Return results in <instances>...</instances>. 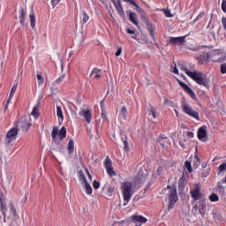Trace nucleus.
<instances>
[{"mask_svg": "<svg viewBox=\"0 0 226 226\" xmlns=\"http://www.w3.org/2000/svg\"><path fill=\"white\" fill-rule=\"evenodd\" d=\"M0 211L4 216V222L6 223V217L11 222H15L17 218H19V214L17 213V208H15V205L9 201L5 203L3 199H0Z\"/></svg>", "mask_w": 226, "mask_h": 226, "instance_id": "obj_1", "label": "nucleus"}, {"mask_svg": "<svg viewBox=\"0 0 226 226\" xmlns=\"http://www.w3.org/2000/svg\"><path fill=\"white\" fill-rule=\"evenodd\" d=\"M121 190L124 196V206H128V202L132 200L133 195V184L131 182H124L121 185Z\"/></svg>", "mask_w": 226, "mask_h": 226, "instance_id": "obj_2", "label": "nucleus"}, {"mask_svg": "<svg viewBox=\"0 0 226 226\" xmlns=\"http://www.w3.org/2000/svg\"><path fill=\"white\" fill-rule=\"evenodd\" d=\"M51 137L53 142H62L64 139H66V127L63 126L60 131L59 128L53 127Z\"/></svg>", "mask_w": 226, "mask_h": 226, "instance_id": "obj_3", "label": "nucleus"}, {"mask_svg": "<svg viewBox=\"0 0 226 226\" xmlns=\"http://www.w3.org/2000/svg\"><path fill=\"white\" fill-rule=\"evenodd\" d=\"M187 77H190V79H193L196 84H199V86H206V79L204 78V74H202V72L200 71L188 72Z\"/></svg>", "mask_w": 226, "mask_h": 226, "instance_id": "obj_4", "label": "nucleus"}, {"mask_svg": "<svg viewBox=\"0 0 226 226\" xmlns=\"http://www.w3.org/2000/svg\"><path fill=\"white\" fill-rule=\"evenodd\" d=\"M17 135H19V128L12 127L6 134L5 144L7 146H13V142L17 140Z\"/></svg>", "mask_w": 226, "mask_h": 226, "instance_id": "obj_5", "label": "nucleus"}, {"mask_svg": "<svg viewBox=\"0 0 226 226\" xmlns=\"http://www.w3.org/2000/svg\"><path fill=\"white\" fill-rule=\"evenodd\" d=\"M182 110L185 112V114H187V116H190V117H193V119H196L199 121L200 118L199 117V112L193 110L192 107L188 103H184L182 105Z\"/></svg>", "mask_w": 226, "mask_h": 226, "instance_id": "obj_6", "label": "nucleus"}, {"mask_svg": "<svg viewBox=\"0 0 226 226\" xmlns=\"http://www.w3.org/2000/svg\"><path fill=\"white\" fill-rule=\"evenodd\" d=\"M169 202H170V205L168 207V210L171 211V209H174V206H176V202H177V191H176V189L170 190Z\"/></svg>", "mask_w": 226, "mask_h": 226, "instance_id": "obj_7", "label": "nucleus"}, {"mask_svg": "<svg viewBox=\"0 0 226 226\" xmlns=\"http://www.w3.org/2000/svg\"><path fill=\"white\" fill-rule=\"evenodd\" d=\"M190 193L194 202H197V200H200V199L202 198V192H200V185L195 184L194 188L191 190Z\"/></svg>", "mask_w": 226, "mask_h": 226, "instance_id": "obj_8", "label": "nucleus"}, {"mask_svg": "<svg viewBox=\"0 0 226 226\" xmlns=\"http://www.w3.org/2000/svg\"><path fill=\"white\" fill-rule=\"evenodd\" d=\"M104 167L107 174H109L110 177H114V176H116V171H114V168L112 167V160H110V157L107 156L104 160Z\"/></svg>", "mask_w": 226, "mask_h": 226, "instance_id": "obj_9", "label": "nucleus"}, {"mask_svg": "<svg viewBox=\"0 0 226 226\" xmlns=\"http://www.w3.org/2000/svg\"><path fill=\"white\" fill-rule=\"evenodd\" d=\"M15 128H20L22 132H27L31 128V122L26 117H21Z\"/></svg>", "mask_w": 226, "mask_h": 226, "instance_id": "obj_10", "label": "nucleus"}, {"mask_svg": "<svg viewBox=\"0 0 226 226\" xmlns=\"http://www.w3.org/2000/svg\"><path fill=\"white\" fill-rule=\"evenodd\" d=\"M131 222L135 223V226H142V223H146L147 219L143 215H139L137 214L131 216Z\"/></svg>", "mask_w": 226, "mask_h": 226, "instance_id": "obj_11", "label": "nucleus"}, {"mask_svg": "<svg viewBox=\"0 0 226 226\" xmlns=\"http://www.w3.org/2000/svg\"><path fill=\"white\" fill-rule=\"evenodd\" d=\"M79 116L84 117L85 121L89 124L91 123V119H93V113L91 109H81L79 113Z\"/></svg>", "mask_w": 226, "mask_h": 226, "instance_id": "obj_12", "label": "nucleus"}, {"mask_svg": "<svg viewBox=\"0 0 226 226\" xmlns=\"http://www.w3.org/2000/svg\"><path fill=\"white\" fill-rule=\"evenodd\" d=\"M207 136V126L203 125L198 130V139L201 140V142H206V137Z\"/></svg>", "mask_w": 226, "mask_h": 226, "instance_id": "obj_13", "label": "nucleus"}, {"mask_svg": "<svg viewBox=\"0 0 226 226\" xmlns=\"http://www.w3.org/2000/svg\"><path fill=\"white\" fill-rule=\"evenodd\" d=\"M178 84L179 86H181L184 91H185V93L189 94V95L191 96V98H192V100H195V98H197V94H195V92H193V90H192V88H190V87H188L186 83L178 80Z\"/></svg>", "mask_w": 226, "mask_h": 226, "instance_id": "obj_14", "label": "nucleus"}, {"mask_svg": "<svg viewBox=\"0 0 226 226\" xmlns=\"http://www.w3.org/2000/svg\"><path fill=\"white\" fill-rule=\"evenodd\" d=\"M113 3L118 15L120 17H124V9H123V4L121 3V0H111Z\"/></svg>", "mask_w": 226, "mask_h": 226, "instance_id": "obj_15", "label": "nucleus"}, {"mask_svg": "<svg viewBox=\"0 0 226 226\" xmlns=\"http://www.w3.org/2000/svg\"><path fill=\"white\" fill-rule=\"evenodd\" d=\"M185 40H186V35L180 36V37H170V43L171 45H183Z\"/></svg>", "mask_w": 226, "mask_h": 226, "instance_id": "obj_16", "label": "nucleus"}, {"mask_svg": "<svg viewBox=\"0 0 226 226\" xmlns=\"http://www.w3.org/2000/svg\"><path fill=\"white\" fill-rule=\"evenodd\" d=\"M102 192L107 195L108 197H112L115 193V189L112 185H110L109 183H106L104 186L102 187Z\"/></svg>", "mask_w": 226, "mask_h": 226, "instance_id": "obj_17", "label": "nucleus"}, {"mask_svg": "<svg viewBox=\"0 0 226 226\" xmlns=\"http://www.w3.org/2000/svg\"><path fill=\"white\" fill-rule=\"evenodd\" d=\"M198 211L201 216H204L206 215V201L200 200L199 206H198Z\"/></svg>", "mask_w": 226, "mask_h": 226, "instance_id": "obj_18", "label": "nucleus"}, {"mask_svg": "<svg viewBox=\"0 0 226 226\" xmlns=\"http://www.w3.org/2000/svg\"><path fill=\"white\" fill-rule=\"evenodd\" d=\"M90 77H93V79H100V77H102V70L94 68L90 73Z\"/></svg>", "mask_w": 226, "mask_h": 226, "instance_id": "obj_19", "label": "nucleus"}, {"mask_svg": "<svg viewBox=\"0 0 226 226\" xmlns=\"http://www.w3.org/2000/svg\"><path fill=\"white\" fill-rule=\"evenodd\" d=\"M129 20L134 24V26H137L139 27V20L137 19V13L135 12H130L129 13Z\"/></svg>", "mask_w": 226, "mask_h": 226, "instance_id": "obj_20", "label": "nucleus"}, {"mask_svg": "<svg viewBox=\"0 0 226 226\" xmlns=\"http://www.w3.org/2000/svg\"><path fill=\"white\" fill-rule=\"evenodd\" d=\"M124 3H129L130 4H132V6H135L136 8V11L138 13H142L144 11L140 8V6H139V4H137V2H135V0H123Z\"/></svg>", "mask_w": 226, "mask_h": 226, "instance_id": "obj_21", "label": "nucleus"}, {"mask_svg": "<svg viewBox=\"0 0 226 226\" xmlns=\"http://www.w3.org/2000/svg\"><path fill=\"white\" fill-rule=\"evenodd\" d=\"M56 116L58 117L59 123H63L64 120V116L63 115V109L61 106H56Z\"/></svg>", "mask_w": 226, "mask_h": 226, "instance_id": "obj_22", "label": "nucleus"}, {"mask_svg": "<svg viewBox=\"0 0 226 226\" xmlns=\"http://www.w3.org/2000/svg\"><path fill=\"white\" fill-rule=\"evenodd\" d=\"M79 19L82 25L87 24V21L89 20V15L87 14V12H86V11H83L81 12V15L79 16Z\"/></svg>", "mask_w": 226, "mask_h": 226, "instance_id": "obj_23", "label": "nucleus"}, {"mask_svg": "<svg viewBox=\"0 0 226 226\" xmlns=\"http://www.w3.org/2000/svg\"><path fill=\"white\" fill-rule=\"evenodd\" d=\"M19 23L21 26L26 24V11H24V9L19 10Z\"/></svg>", "mask_w": 226, "mask_h": 226, "instance_id": "obj_24", "label": "nucleus"}, {"mask_svg": "<svg viewBox=\"0 0 226 226\" xmlns=\"http://www.w3.org/2000/svg\"><path fill=\"white\" fill-rule=\"evenodd\" d=\"M67 149L69 154H72L73 151H75V141H73V139L69 140Z\"/></svg>", "mask_w": 226, "mask_h": 226, "instance_id": "obj_25", "label": "nucleus"}, {"mask_svg": "<svg viewBox=\"0 0 226 226\" xmlns=\"http://www.w3.org/2000/svg\"><path fill=\"white\" fill-rule=\"evenodd\" d=\"M29 19H30L31 27L32 29H34V27H36V16H34V14L32 13L29 15Z\"/></svg>", "mask_w": 226, "mask_h": 226, "instance_id": "obj_26", "label": "nucleus"}, {"mask_svg": "<svg viewBox=\"0 0 226 226\" xmlns=\"http://www.w3.org/2000/svg\"><path fill=\"white\" fill-rule=\"evenodd\" d=\"M79 181H80L81 183H83L84 185H85L86 183H87V178L86 177V175L84 174V171H82V170H80L79 171Z\"/></svg>", "mask_w": 226, "mask_h": 226, "instance_id": "obj_27", "label": "nucleus"}, {"mask_svg": "<svg viewBox=\"0 0 226 226\" xmlns=\"http://www.w3.org/2000/svg\"><path fill=\"white\" fill-rule=\"evenodd\" d=\"M36 78H37L39 86H41V84H43V82H45V79L41 75V72H37Z\"/></svg>", "mask_w": 226, "mask_h": 226, "instance_id": "obj_28", "label": "nucleus"}, {"mask_svg": "<svg viewBox=\"0 0 226 226\" xmlns=\"http://www.w3.org/2000/svg\"><path fill=\"white\" fill-rule=\"evenodd\" d=\"M120 116L123 119H126V115L128 114V110L126 109L125 106H123L120 109Z\"/></svg>", "mask_w": 226, "mask_h": 226, "instance_id": "obj_29", "label": "nucleus"}, {"mask_svg": "<svg viewBox=\"0 0 226 226\" xmlns=\"http://www.w3.org/2000/svg\"><path fill=\"white\" fill-rule=\"evenodd\" d=\"M178 66H179L180 70H182L183 72H185L186 73L187 76H188V73H190L192 72V71L188 70L186 65L183 63H178Z\"/></svg>", "mask_w": 226, "mask_h": 226, "instance_id": "obj_30", "label": "nucleus"}, {"mask_svg": "<svg viewBox=\"0 0 226 226\" xmlns=\"http://www.w3.org/2000/svg\"><path fill=\"white\" fill-rule=\"evenodd\" d=\"M85 188L87 195H92L93 187H91V185L88 182L85 183Z\"/></svg>", "mask_w": 226, "mask_h": 226, "instance_id": "obj_31", "label": "nucleus"}, {"mask_svg": "<svg viewBox=\"0 0 226 226\" xmlns=\"http://www.w3.org/2000/svg\"><path fill=\"white\" fill-rule=\"evenodd\" d=\"M209 200L211 202H218V200H220V197H218L216 193L214 192L209 196Z\"/></svg>", "mask_w": 226, "mask_h": 226, "instance_id": "obj_32", "label": "nucleus"}, {"mask_svg": "<svg viewBox=\"0 0 226 226\" xmlns=\"http://www.w3.org/2000/svg\"><path fill=\"white\" fill-rule=\"evenodd\" d=\"M199 165H200V159L198 156H195V160L192 162L193 169H198Z\"/></svg>", "mask_w": 226, "mask_h": 226, "instance_id": "obj_33", "label": "nucleus"}, {"mask_svg": "<svg viewBox=\"0 0 226 226\" xmlns=\"http://www.w3.org/2000/svg\"><path fill=\"white\" fill-rule=\"evenodd\" d=\"M185 169L188 170L189 173H192V162L190 161H185Z\"/></svg>", "mask_w": 226, "mask_h": 226, "instance_id": "obj_34", "label": "nucleus"}, {"mask_svg": "<svg viewBox=\"0 0 226 226\" xmlns=\"http://www.w3.org/2000/svg\"><path fill=\"white\" fill-rule=\"evenodd\" d=\"M148 116H150L151 117H153V119H156V110L154 109V108L150 109L148 110Z\"/></svg>", "mask_w": 226, "mask_h": 226, "instance_id": "obj_35", "label": "nucleus"}, {"mask_svg": "<svg viewBox=\"0 0 226 226\" xmlns=\"http://www.w3.org/2000/svg\"><path fill=\"white\" fill-rule=\"evenodd\" d=\"M122 141L124 143V147L125 151H130V147L128 146V140L126 138H122Z\"/></svg>", "mask_w": 226, "mask_h": 226, "instance_id": "obj_36", "label": "nucleus"}, {"mask_svg": "<svg viewBox=\"0 0 226 226\" xmlns=\"http://www.w3.org/2000/svg\"><path fill=\"white\" fill-rule=\"evenodd\" d=\"M204 15H206V12L204 11L200 12V14L193 20V22H198V20H201V19H204Z\"/></svg>", "mask_w": 226, "mask_h": 226, "instance_id": "obj_37", "label": "nucleus"}, {"mask_svg": "<svg viewBox=\"0 0 226 226\" xmlns=\"http://www.w3.org/2000/svg\"><path fill=\"white\" fill-rule=\"evenodd\" d=\"M226 171V162L220 164L219 166V174Z\"/></svg>", "mask_w": 226, "mask_h": 226, "instance_id": "obj_38", "label": "nucleus"}, {"mask_svg": "<svg viewBox=\"0 0 226 226\" xmlns=\"http://www.w3.org/2000/svg\"><path fill=\"white\" fill-rule=\"evenodd\" d=\"M147 27L148 31H155L154 25L149 21L147 22Z\"/></svg>", "mask_w": 226, "mask_h": 226, "instance_id": "obj_39", "label": "nucleus"}, {"mask_svg": "<svg viewBox=\"0 0 226 226\" xmlns=\"http://www.w3.org/2000/svg\"><path fill=\"white\" fill-rule=\"evenodd\" d=\"M16 91H17V84L13 85V87H11V92H10L11 96H14Z\"/></svg>", "mask_w": 226, "mask_h": 226, "instance_id": "obj_40", "label": "nucleus"}, {"mask_svg": "<svg viewBox=\"0 0 226 226\" xmlns=\"http://www.w3.org/2000/svg\"><path fill=\"white\" fill-rule=\"evenodd\" d=\"M32 116H40V114L38 113V107H34L33 110H32Z\"/></svg>", "mask_w": 226, "mask_h": 226, "instance_id": "obj_41", "label": "nucleus"}, {"mask_svg": "<svg viewBox=\"0 0 226 226\" xmlns=\"http://www.w3.org/2000/svg\"><path fill=\"white\" fill-rule=\"evenodd\" d=\"M64 74H62L56 80V84H61V82H63V80H64Z\"/></svg>", "mask_w": 226, "mask_h": 226, "instance_id": "obj_42", "label": "nucleus"}, {"mask_svg": "<svg viewBox=\"0 0 226 226\" xmlns=\"http://www.w3.org/2000/svg\"><path fill=\"white\" fill-rule=\"evenodd\" d=\"M221 73L222 75H225V73H226V64H221Z\"/></svg>", "mask_w": 226, "mask_h": 226, "instance_id": "obj_43", "label": "nucleus"}, {"mask_svg": "<svg viewBox=\"0 0 226 226\" xmlns=\"http://www.w3.org/2000/svg\"><path fill=\"white\" fill-rule=\"evenodd\" d=\"M93 187H94V190H98V188H100V182L94 180L93 182Z\"/></svg>", "mask_w": 226, "mask_h": 226, "instance_id": "obj_44", "label": "nucleus"}, {"mask_svg": "<svg viewBox=\"0 0 226 226\" xmlns=\"http://www.w3.org/2000/svg\"><path fill=\"white\" fill-rule=\"evenodd\" d=\"M222 11L226 13V0H222V5H221Z\"/></svg>", "mask_w": 226, "mask_h": 226, "instance_id": "obj_45", "label": "nucleus"}, {"mask_svg": "<svg viewBox=\"0 0 226 226\" xmlns=\"http://www.w3.org/2000/svg\"><path fill=\"white\" fill-rule=\"evenodd\" d=\"M59 3H61V0H51V4H52L53 8H56V6H57V4H59Z\"/></svg>", "mask_w": 226, "mask_h": 226, "instance_id": "obj_46", "label": "nucleus"}, {"mask_svg": "<svg viewBox=\"0 0 226 226\" xmlns=\"http://www.w3.org/2000/svg\"><path fill=\"white\" fill-rule=\"evenodd\" d=\"M122 52H123V48L120 47L117 49V52L115 53V56L117 57H119V56H121Z\"/></svg>", "mask_w": 226, "mask_h": 226, "instance_id": "obj_47", "label": "nucleus"}, {"mask_svg": "<svg viewBox=\"0 0 226 226\" xmlns=\"http://www.w3.org/2000/svg\"><path fill=\"white\" fill-rule=\"evenodd\" d=\"M164 13H165L166 17H168L169 19L174 17L172 15V13L170 12V11H169V10L164 11Z\"/></svg>", "mask_w": 226, "mask_h": 226, "instance_id": "obj_48", "label": "nucleus"}, {"mask_svg": "<svg viewBox=\"0 0 226 226\" xmlns=\"http://www.w3.org/2000/svg\"><path fill=\"white\" fill-rule=\"evenodd\" d=\"M11 100H13V95L10 94L9 98L7 100V104H6L5 109H8V105H10V103L11 102Z\"/></svg>", "mask_w": 226, "mask_h": 226, "instance_id": "obj_49", "label": "nucleus"}, {"mask_svg": "<svg viewBox=\"0 0 226 226\" xmlns=\"http://www.w3.org/2000/svg\"><path fill=\"white\" fill-rule=\"evenodd\" d=\"M219 192H225V187L222 184L217 185Z\"/></svg>", "mask_w": 226, "mask_h": 226, "instance_id": "obj_50", "label": "nucleus"}, {"mask_svg": "<svg viewBox=\"0 0 226 226\" xmlns=\"http://www.w3.org/2000/svg\"><path fill=\"white\" fill-rule=\"evenodd\" d=\"M173 73H175L176 75H179V71L177 70V67L176 64H175V66L173 68Z\"/></svg>", "mask_w": 226, "mask_h": 226, "instance_id": "obj_51", "label": "nucleus"}, {"mask_svg": "<svg viewBox=\"0 0 226 226\" xmlns=\"http://www.w3.org/2000/svg\"><path fill=\"white\" fill-rule=\"evenodd\" d=\"M187 137H188L189 139H193V137H194L193 132H187Z\"/></svg>", "mask_w": 226, "mask_h": 226, "instance_id": "obj_52", "label": "nucleus"}, {"mask_svg": "<svg viewBox=\"0 0 226 226\" xmlns=\"http://www.w3.org/2000/svg\"><path fill=\"white\" fill-rule=\"evenodd\" d=\"M149 34H150L151 38H153V40H154V30H150Z\"/></svg>", "mask_w": 226, "mask_h": 226, "instance_id": "obj_53", "label": "nucleus"}, {"mask_svg": "<svg viewBox=\"0 0 226 226\" xmlns=\"http://www.w3.org/2000/svg\"><path fill=\"white\" fill-rule=\"evenodd\" d=\"M162 170H163L162 169V167H159V168L157 169L155 174H157V176H160V174H162Z\"/></svg>", "mask_w": 226, "mask_h": 226, "instance_id": "obj_54", "label": "nucleus"}, {"mask_svg": "<svg viewBox=\"0 0 226 226\" xmlns=\"http://www.w3.org/2000/svg\"><path fill=\"white\" fill-rule=\"evenodd\" d=\"M179 146H180V147H183V149H185L186 147L185 145V142H183V141H179Z\"/></svg>", "mask_w": 226, "mask_h": 226, "instance_id": "obj_55", "label": "nucleus"}, {"mask_svg": "<svg viewBox=\"0 0 226 226\" xmlns=\"http://www.w3.org/2000/svg\"><path fill=\"white\" fill-rule=\"evenodd\" d=\"M127 33H128V34H134L135 30L127 29Z\"/></svg>", "mask_w": 226, "mask_h": 226, "instance_id": "obj_56", "label": "nucleus"}, {"mask_svg": "<svg viewBox=\"0 0 226 226\" xmlns=\"http://www.w3.org/2000/svg\"><path fill=\"white\" fill-rule=\"evenodd\" d=\"M170 107H173L174 109H177V106H176V103L170 102Z\"/></svg>", "mask_w": 226, "mask_h": 226, "instance_id": "obj_57", "label": "nucleus"}, {"mask_svg": "<svg viewBox=\"0 0 226 226\" xmlns=\"http://www.w3.org/2000/svg\"><path fill=\"white\" fill-rule=\"evenodd\" d=\"M101 117H102V119H107V114H105V112H102L101 114Z\"/></svg>", "mask_w": 226, "mask_h": 226, "instance_id": "obj_58", "label": "nucleus"}, {"mask_svg": "<svg viewBox=\"0 0 226 226\" xmlns=\"http://www.w3.org/2000/svg\"><path fill=\"white\" fill-rule=\"evenodd\" d=\"M170 101H169V99H165L164 100V105H170Z\"/></svg>", "mask_w": 226, "mask_h": 226, "instance_id": "obj_59", "label": "nucleus"}, {"mask_svg": "<svg viewBox=\"0 0 226 226\" xmlns=\"http://www.w3.org/2000/svg\"><path fill=\"white\" fill-rule=\"evenodd\" d=\"M201 167H202V169H206V168L207 167V163L203 162V163L201 164Z\"/></svg>", "mask_w": 226, "mask_h": 226, "instance_id": "obj_60", "label": "nucleus"}, {"mask_svg": "<svg viewBox=\"0 0 226 226\" xmlns=\"http://www.w3.org/2000/svg\"><path fill=\"white\" fill-rule=\"evenodd\" d=\"M87 174L89 179L93 178V177L91 176V173H89V170H87Z\"/></svg>", "mask_w": 226, "mask_h": 226, "instance_id": "obj_61", "label": "nucleus"}, {"mask_svg": "<svg viewBox=\"0 0 226 226\" xmlns=\"http://www.w3.org/2000/svg\"><path fill=\"white\" fill-rule=\"evenodd\" d=\"M174 112H175L177 117H179V111H177V109H174Z\"/></svg>", "mask_w": 226, "mask_h": 226, "instance_id": "obj_62", "label": "nucleus"}, {"mask_svg": "<svg viewBox=\"0 0 226 226\" xmlns=\"http://www.w3.org/2000/svg\"><path fill=\"white\" fill-rule=\"evenodd\" d=\"M101 107L103 108V101L101 102Z\"/></svg>", "mask_w": 226, "mask_h": 226, "instance_id": "obj_63", "label": "nucleus"}, {"mask_svg": "<svg viewBox=\"0 0 226 226\" xmlns=\"http://www.w3.org/2000/svg\"><path fill=\"white\" fill-rule=\"evenodd\" d=\"M211 22H213V19H210L209 22H208V24H211Z\"/></svg>", "mask_w": 226, "mask_h": 226, "instance_id": "obj_64", "label": "nucleus"}]
</instances>
